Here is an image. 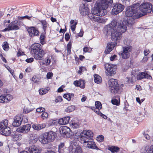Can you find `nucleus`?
<instances>
[{
    "instance_id": "obj_1",
    "label": "nucleus",
    "mask_w": 153,
    "mask_h": 153,
    "mask_svg": "<svg viewBox=\"0 0 153 153\" xmlns=\"http://www.w3.org/2000/svg\"><path fill=\"white\" fill-rule=\"evenodd\" d=\"M127 27L125 24L121 21L117 22L113 20L105 27L104 33L106 35H110L114 41L119 40L122 38V33L126 32Z\"/></svg>"
},
{
    "instance_id": "obj_2",
    "label": "nucleus",
    "mask_w": 153,
    "mask_h": 153,
    "mask_svg": "<svg viewBox=\"0 0 153 153\" xmlns=\"http://www.w3.org/2000/svg\"><path fill=\"white\" fill-rule=\"evenodd\" d=\"M112 3L113 0H102L99 3L97 2L98 12L97 13V10H94L92 11L93 13L100 16L105 15L107 13L106 9L108 8V4H111Z\"/></svg>"
},
{
    "instance_id": "obj_3",
    "label": "nucleus",
    "mask_w": 153,
    "mask_h": 153,
    "mask_svg": "<svg viewBox=\"0 0 153 153\" xmlns=\"http://www.w3.org/2000/svg\"><path fill=\"white\" fill-rule=\"evenodd\" d=\"M138 5L134 4L128 7L126 11V15L129 17L137 19L143 16L140 11H138Z\"/></svg>"
},
{
    "instance_id": "obj_4",
    "label": "nucleus",
    "mask_w": 153,
    "mask_h": 153,
    "mask_svg": "<svg viewBox=\"0 0 153 153\" xmlns=\"http://www.w3.org/2000/svg\"><path fill=\"white\" fill-rule=\"evenodd\" d=\"M76 133L75 134L76 136H78L81 143L86 144L89 140H91L92 137L93 136V132L90 130L84 131L81 133Z\"/></svg>"
},
{
    "instance_id": "obj_5",
    "label": "nucleus",
    "mask_w": 153,
    "mask_h": 153,
    "mask_svg": "<svg viewBox=\"0 0 153 153\" xmlns=\"http://www.w3.org/2000/svg\"><path fill=\"white\" fill-rule=\"evenodd\" d=\"M138 5V11H140L143 14H146L147 13H150L152 11V5L149 3H145L141 4L140 5L138 3L135 4Z\"/></svg>"
},
{
    "instance_id": "obj_6",
    "label": "nucleus",
    "mask_w": 153,
    "mask_h": 153,
    "mask_svg": "<svg viewBox=\"0 0 153 153\" xmlns=\"http://www.w3.org/2000/svg\"><path fill=\"white\" fill-rule=\"evenodd\" d=\"M108 84L110 92L113 94L117 93L119 88L117 79L111 78L108 80Z\"/></svg>"
},
{
    "instance_id": "obj_7",
    "label": "nucleus",
    "mask_w": 153,
    "mask_h": 153,
    "mask_svg": "<svg viewBox=\"0 0 153 153\" xmlns=\"http://www.w3.org/2000/svg\"><path fill=\"white\" fill-rule=\"evenodd\" d=\"M105 73L107 76H112L116 73L117 67L112 64L106 63L105 65Z\"/></svg>"
},
{
    "instance_id": "obj_8",
    "label": "nucleus",
    "mask_w": 153,
    "mask_h": 153,
    "mask_svg": "<svg viewBox=\"0 0 153 153\" xmlns=\"http://www.w3.org/2000/svg\"><path fill=\"white\" fill-rule=\"evenodd\" d=\"M124 8V6L120 4H115L111 12V14L113 15H117L122 12Z\"/></svg>"
},
{
    "instance_id": "obj_9",
    "label": "nucleus",
    "mask_w": 153,
    "mask_h": 153,
    "mask_svg": "<svg viewBox=\"0 0 153 153\" xmlns=\"http://www.w3.org/2000/svg\"><path fill=\"white\" fill-rule=\"evenodd\" d=\"M123 51L121 53L122 57L123 59H126L130 56V52L131 50V47L126 46L123 47Z\"/></svg>"
},
{
    "instance_id": "obj_10",
    "label": "nucleus",
    "mask_w": 153,
    "mask_h": 153,
    "mask_svg": "<svg viewBox=\"0 0 153 153\" xmlns=\"http://www.w3.org/2000/svg\"><path fill=\"white\" fill-rule=\"evenodd\" d=\"M13 96L9 94H4L0 96V103H7L12 100Z\"/></svg>"
},
{
    "instance_id": "obj_11",
    "label": "nucleus",
    "mask_w": 153,
    "mask_h": 153,
    "mask_svg": "<svg viewBox=\"0 0 153 153\" xmlns=\"http://www.w3.org/2000/svg\"><path fill=\"white\" fill-rule=\"evenodd\" d=\"M94 10H97V13L98 12L97 10V8L96 10H92V16L91 17H90V16H89L90 17V19L92 21L94 22H97L100 23H104L105 21L103 19L102 17H99V16H100L94 14L92 12Z\"/></svg>"
},
{
    "instance_id": "obj_12",
    "label": "nucleus",
    "mask_w": 153,
    "mask_h": 153,
    "mask_svg": "<svg viewBox=\"0 0 153 153\" xmlns=\"http://www.w3.org/2000/svg\"><path fill=\"white\" fill-rule=\"evenodd\" d=\"M59 131L61 134L65 135L67 137H68L70 134H71V131L70 129L66 126H64L60 128Z\"/></svg>"
},
{
    "instance_id": "obj_13",
    "label": "nucleus",
    "mask_w": 153,
    "mask_h": 153,
    "mask_svg": "<svg viewBox=\"0 0 153 153\" xmlns=\"http://www.w3.org/2000/svg\"><path fill=\"white\" fill-rule=\"evenodd\" d=\"M89 9L87 6L85 4H81L80 6L79 11L81 15L85 16L87 14L88 16L89 14H88Z\"/></svg>"
},
{
    "instance_id": "obj_14",
    "label": "nucleus",
    "mask_w": 153,
    "mask_h": 153,
    "mask_svg": "<svg viewBox=\"0 0 153 153\" xmlns=\"http://www.w3.org/2000/svg\"><path fill=\"white\" fill-rule=\"evenodd\" d=\"M27 31L30 37L37 36L39 34V31L34 27H30L28 28Z\"/></svg>"
},
{
    "instance_id": "obj_15",
    "label": "nucleus",
    "mask_w": 153,
    "mask_h": 153,
    "mask_svg": "<svg viewBox=\"0 0 153 153\" xmlns=\"http://www.w3.org/2000/svg\"><path fill=\"white\" fill-rule=\"evenodd\" d=\"M34 53V57L36 60H40L43 57L45 53L44 51L42 49L35 51Z\"/></svg>"
},
{
    "instance_id": "obj_16",
    "label": "nucleus",
    "mask_w": 153,
    "mask_h": 153,
    "mask_svg": "<svg viewBox=\"0 0 153 153\" xmlns=\"http://www.w3.org/2000/svg\"><path fill=\"white\" fill-rule=\"evenodd\" d=\"M31 126L27 124L24 125L22 127H20L17 129V131L19 132L25 133L28 132L30 130Z\"/></svg>"
},
{
    "instance_id": "obj_17",
    "label": "nucleus",
    "mask_w": 153,
    "mask_h": 153,
    "mask_svg": "<svg viewBox=\"0 0 153 153\" xmlns=\"http://www.w3.org/2000/svg\"><path fill=\"white\" fill-rule=\"evenodd\" d=\"M23 118L21 116L18 115H16L14 118V121L13 123V125L15 127L19 126L21 124Z\"/></svg>"
},
{
    "instance_id": "obj_18",
    "label": "nucleus",
    "mask_w": 153,
    "mask_h": 153,
    "mask_svg": "<svg viewBox=\"0 0 153 153\" xmlns=\"http://www.w3.org/2000/svg\"><path fill=\"white\" fill-rule=\"evenodd\" d=\"M137 76V80H141L143 78H146L149 79H152V76L148 74L146 72L139 73Z\"/></svg>"
},
{
    "instance_id": "obj_19",
    "label": "nucleus",
    "mask_w": 153,
    "mask_h": 153,
    "mask_svg": "<svg viewBox=\"0 0 153 153\" xmlns=\"http://www.w3.org/2000/svg\"><path fill=\"white\" fill-rule=\"evenodd\" d=\"M28 153H40L41 150L38 146L32 145L27 150Z\"/></svg>"
},
{
    "instance_id": "obj_20",
    "label": "nucleus",
    "mask_w": 153,
    "mask_h": 153,
    "mask_svg": "<svg viewBox=\"0 0 153 153\" xmlns=\"http://www.w3.org/2000/svg\"><path fill=\"white\" fill-rule=\"evenodd\" d=\"M116 43L114 42H109L107 44L106 49L105 50V53L107 54L111 52L116 45Z\"/></svg>"
},
{
    "instance_id": "obj_21",
    "label": "nucleus",
    "mask_w": 153,
    "mask_h": 153,
    "mask_svg": "<svg viewBox=\"0 0 153 153\" xmlns=\"http://www.w3.org/2000/svg\"><path fill=\"white\" fill-rule=\"evenodd\" d=\"M51 57L49 56L47 57L45 59L42 61H39V63L40 65H45L48 66L50 65L51 62Z\"/></svg>"
},
{
    "instance_id": "obj_22",
    "label": "nucleus",
    "mask_w": 153,
    "mask_h": 153,
    "mask_svg": "<svg viewBox=\"0 0 153 153\" xmlns=\"http://www.w3.org/2000/svg\"><path fill=\"white\" fill-rule=\"evenodd\" d=\"M48 139L47 136L45 133L39 136V141L43 144H46L49 143Z\"/></svg>"
},
{
    "instance_id": "obj_23",
    "label": "nucleus",
    "mask_w": 153,
    "mask_h": 153,
    "mask_svg": "<svg viewBox=\"0 0 153 153\" xmlns=\"http://www.w3.org/2000/svg\"><path fill=\"white\" fill-rule=\"evenodd\" d=\"M45 133L46 134L49 142L53 141L55 139L56 134L54 132L51 131L48 132H46Z\"/></svg>"
},
{
    "instance_id": "obj_24",
    "label": "nucleus",
    "mask_w": 153,
    "mask_h": 153,
    "mask_svg": "<svg viewBox=\"0 0 153 153\" xmlns=\"http://www.w3.org/2000/svg\"><path fill=\"white\" fill-rule=\"evenodd\" d=\"M84 145L86 146V147L88 148L93 149H98L95 142L89 140L86 144H84Z\"/></svg>"
},
{
    "instance_id": "obj_25",
    "label": "nucleus",
    "mask_w": 153,
    "mask_h": 153,
    "mask_svg": "<svg viewBox=\"0 0 153 153\" xmlns=\"http://www.w3.org/2000/svg\"><path fill=\"white\" fill-rule=\"evenodd\" d=\"M73 83L76 86L82 88H84L85 87V82L83 80L80 79L78 81H74Z\"/></svg>"
},
{
    "instance_id": "obj_26",
    "label": "nucleus",
    "mask_w": 153,
    "mask_h": 153,
    "mask_svg": "<svg viewBox=\"0 0 153 153\" xmlns=\"http://www.w3.org/2000/svg\"><path fill=\"white\" fill-rule=\"evenodd\" d=\"M70 119V116H67L60 119L59 121V123L61 125H65L67 124Z\"/></svg>"
},
{
    "instance_id": "obj_27",
    "label": "nucleus",
    "mask_w": 153,
    "mask_h": 153,
    "mask_svg": "<svg viewBox=\"0 0 153 153\" xmlns=\"http://www.w3.org/2000/svg\"><path fill=\"white\" fill-rule=\"evenodd\" d=\"M79 146L77 145V143L74 141L71 142L70 144V146L69 147V150L70 152L72 153Z\"/></svg>"
},
{
    "instance_id": "obj_28",
    "label": "nucleus",
    "mask_w": 153,
    "mask_h": 153,
    "mask_svg": "<svg viewBox=\"0 0 153 153\" xmlns=\"http://www.w3.org/2000/svg\"><path fill=\"white\" fill-rule=\"evenodd\" d=\"M46 126L45 123L39 124H33L32 125V128L35 130L39 131L43 128Z\"/></svg>"
},
{
    "instance_id": "obj_29",
    "label": "nucleus",
    "mask_w": 153,
    "mask_h": 153,
    "mask_svg": "<svg viewBox=\"0 0 153 153\" xmlns=\"http://www.w3.org/2000/svg\"><path fill=\"white\" fill-rule=\"evenodd\" d=\"M11 129L9 127H6L0 131L1 134L5 136H8L11 134Z\"/></svg>"
},
{
    "instance_id": "obj_30",
    "label": "nucleus",
    "mask_w": 153,
    "mask_h": 153,
    "mask_svg": "<svg viewBox=\"0 0 153 153\" xmlns=\"http://www.w3.org/2000/svg\"><path fill=\"white\" fill-rule=\"evenodd\" d=\"M18 22L17 21H14L11 22L9 24L11 30H16L19 29V27L18 26Z\"/></svg>"
},
{
    "instance_id": "obj_31",
    "label": "nucleus",
    "mask_w": 153,
    "mask_h": 153,
    "mask_svg": "<svg viewBox=\"0 0 153 153\" xmlns=\"http://www.w3.org/2000/svg\"><path fill=\"white\" fill-rule=\"evenodd\" d=\"M39 22L42 25L44 32L45 33L46 30L49 26L48 23L45 20H41L39 21Z\"/></svg>"
},
{
    "instance_id": "obj_32",
    "label": "nucleus",
    "mask_w": 153,
    "mask_h": 153,
    "mask_svg": "<svg viewBox=\"0 0 153 153\" xmlns=\"http://www.w3.org/2000/svg\"><path fill=\"white\" fill-rule=\"evenodd\" d=\"M40 46V45L39 44L36 43L33 44L31 47L32 52L34 53L35 51H38L41 49L39 48Z\"/></svg>"
},
{
    "instance_id": "obj_33",
    "label": "nucleus",
    "mask_w": 153,
    "mask_h": 153,
    "mask_svg": "<svg viewBox=\"0 0 153 153\" xmlns=\"http://www.w3.org/2000/svg\"><path fill=\"white\" fill-rule=\"evenodd\" d=\"M38 140V137L36 135L32 134L30 137V143H35Z\"/></svg>"
},
{
    "instance_id": "obj_34",
    "label": "nucleus",
    "mask_w": 153,
    "mask_h": 153,
    "mask_svg": "<svg viewBox=\"0 0 153 153\" xmlns=\"http://www.w3.org/2000/svg\"><path fill=\"white\" fill-rule=\"evenodd\" d=\"M94 82L100 84L102 82L101 77L99 75L96 74H94Z\"/></svg>"
},
{
    "instance_id": "obj_35",
    "label": "nucleus",
    "mask_w": 153,
    "mask_h": 153,
    "mask_svg": "<svg viewBox=\"0 0 153 153\" xmlns=\"http://www.w3.org/2000/svg\"><path fill=\"white\" fill-rule=\"evenodd\" d=\"M12 138L13 141H17L22 138V136L19 134H12Z\"/></svg>"
},
{
    "instance_id": "obj_36",
    "label": "nucleus",
    "mask_w": 153,
    "mask_h": 153,
    "mask_svg": "<svg viewBox=\"0 0 153 153\" xmlns=\"http://www.w3.org/2000/svg\"><path fill=\"white\" fill-rule=\"evenodd\" d=\"M128 79L127 82L128 83H133L136 81V79L135 75L132 74L131 75V77H127Z\"/></svg>"
},
{
    "instance_id": "obj_37",
    "label": "nucleus",
    "mask_w": 153,
    "mask_h": 153,
    "mask_svg": "<svg viewBox=\"0 0 153 153\" xmlns=\"http://www.w3.org/2000/svg\"><path fill=\"white\" fill-rule=\"evenodd\" d=\"M8 120H3L2 122L0 123V125L2 128L3 130L7 127L8 125Z\"/></svg>"
},
{
    "instance_id": "obj_38",
    "label": "nucleus",
    "mask_w": 153,
    "mask_h": 153,
    "mask_svg": "<svg viewBox=\"0 0 153 153\" xmlns=\"http://www.w3.org/2000/svg\"><path fill=\"white\" fill-rule=\"evenodd\" d=\"M34 108L33 107L31 106H28L27 107H25L23 110L24 113L27 114L32 111Z\"/></svg>"
},
{
    "instance_id": "obj_39",
    "label": "nucleus",
    "mask_w": 153,
    "mask_h": 153,
    "mask_svg": "<svg viewBox=\"0 0 153 153\" xmlns=\"http://www.w3.org/2000/svg\"><path fill=\"white\" fill-rule=\"evenodd\" d=\"M70 126L73 129H76L79 128V122L72 121L70 124Z\"/></svg>"
},
{
    "instance_id": "obj_40",
    "label": "nucleus",
    "mask_w": 153,
    "mask_h": 153,
    "mask_svg": "<svg viewBox=\"0 0 153 153\" xmlns=\"http://www.w3.org/2000/svg\"><path fill=\"white\" fill-rule=\"evenodd\" d=\"M134 19H135L133 18V17H131L128 19L127 21V25L128 27H131L134 23Z\"/></svg>"
},
{
    "instance_id": "obj_41",
    "label": "nucleus",
    "mask_w": 153,
    "mask_h": 153,
    "mask_svg": "<svg viewBox=\"0 0 153 153\" xmlns=\"http://www.w3.org/2000/svg\"><path fill=\"white\" fill-rule=\"evenodd\" d=\"M108 149L113 153L117 152L119 150V149L118 147L113 146L109 147Z\"/></svg>"
},
{
    "instance_id": "obj_42",
    "label": "nucleus",
    "mask_w": 153,
    "mask_h": 153,
    "mask_svg": "<svg viewBox=\"0 0 153 153\" xmlns=\"http://www.w3.org/2000/svg\"><path fill=\"white\" fill-rule=\"evenodd\" d=\"M74 96V95L73 94L68 93L64 94L63 97L68 101H69L71 100V97H73Z\"/></svg>"
},
{
    "instance_id": "obj_43",
    "label": "nucleus",
    "mask_w": 153,
    "mask_h": 153,
    "mask_svg": "<svg viewBox=\"0 0 153 153\" xmlns=\"http://www.w3.org/2000/svg\"><path fill=\"white\" fill-rule=\"evenodd\" d=\"M64 144L61 143L59 146L58 152L59 153H64Z\"/></svg>"
},
{
    "instance_id": "obj_44",
    "label": "nucleus",
    "mask_w": 153,
    "mask_h": 153,
    "mask_svg": "<svg viewBox=\"0 0 153 153\" xmlns=\"http://www.w3.org/2000/svg\"><path fill=\"white\" fill-rule=\"evenodd\" d=\"M75 109V106L71 105L67 107L65 110V111L67 112H70L73 111Z\"/></svg>"
},
{
    "instance_id": "obj_45",
    "label": "nucleus",
    "mask_w": 153,
    "mask_h": 153,
    "mask_svg": "<svg viewBox=\"0 0 153 153\" xmlns=\"http://www.w3.org/2000/svg\"><path fill=\"white\" fill-rule=\"evenodd\" d=\"M40 78L36 76H33L32 78V81L35 83L39 82H40Z\"/></svg>"
},
{
    "instance_id": "obj_46",
    "label": "nucleus",
    "mask_w": 153,
    "mask_h": 153,
    "mask_svg": "<svg viewBox=\"0 0 153 153\" xmlns=\"http://www.w3.org/2000/svg\"><path fill=\"white\" fill-rule=\"evenodd\" d=\"M95 105L96 108H98L99 109H101L102 108V104L100 102H95Z\"/></svg>"
},
{
    "instance_id": "obj_47",
    "label": "nucleus",
    "mask_w": 153,
    "mask_h": 153,
    "mask_svg": "<svg viewBox=\"0 0 153 153\" xmlns=\"http://www.w3.org/2000/svg\"><path fill=\"white\" fill-rule=\"evenodd\" d=\"M40 94L43 95L48 92V90L46 89H41L39 91Z\"/></svg>"
},
{
    "instance_id": "obj_48",
    "label": "nucleus",
    "mask_w": 153,
    "mask_h": 153,
    "mask_svg": "<svg viewBox=\"0 0 153 153\" xmlns=\"http://www.w3.org/2000/svg\"><path fill=\"white\" fill-rule=\"evenodd\" d=\"M111 102L113 105H118L120 103V100L116 99H113L111 100Z\"/></svg>"
},
{
    "instance_id": "obj_49",
    "label": "nucleus",
    "mask_w": 153,
    "mask_h": 153,
    "mask_svg": "<svg viewBox=\"0 0 153 153\" xmlns=\"http://www.w3.org/2000/svg\"><path fill=\"white\" fill-rule=\"evenodd\" d=\"M3 48L4 50L7 51L9 48L7 42H4L3 45Z\"/></svg>"
},
{
    "instance_id": "obj_50",
    "label": "nucleus",
    "mask_w": 153,
    "mask_h": 153,
    "mask_svg": "<svg viewBox=\"0 0 153 153\" xmlns=\"http://www.w3.org/2000/svg\"><path fill=\"white\" fill-rule=\"evenodd\" d=\"M82 149L79 146H78L76 149L72 153H82Z\"/></svg>"
},
{
    "instance_id": "obj_51",
    "label": "nucleus",
    "mask_w": 153,
    "mask_h": 153,
    "mask_svg": "<svg viewBox=\"0 0 153 153\" xmlns=\"http://www.w3.org/2000/svg\"><path fill=\"white\" fill-rule=\"evenodd\" d=\"M71 44L69 43L67 45V54L69 55L71 53Z\"/></svg>"
},
{
    "instance_id": "obj_52",
    "label": "nucleus",
    "mask_w": 153,
    "mask_h": 153,
    "mask_svg": "<svg viewBox=\"0 0 153 153\" xmlns=\"http://www.w3.org/2000/svg\"><path fill=\"white\" fill-rule=\"evenodd\" d=\"M91 109L95 112L97 114L99 115H100V113H101L99 111L100 109L96 108L94 107H92L91 108Z\"/></svg>"
},
{
    "instance_id": "obj_53",
    "label": "nucleus",
    "mask_w": 153,
    "mask_h": 153,
    "mask_svg": "<svg viewBox=\"0 0 153 153\" xmlns=\"http://www.w3.org/2000/svg\"><path fill=\"white\" fill-rule=\"evenodd\" d=\"M97 140L98 141L101 142L104 140V137L102 135H99L97 137Z\"/></svg>"
},
{
    "instance_id": "obj_54",
    "label": "nucleus",
    "mask_w": 153,
    "mask_h": 153,
    "mask_svg": "<svg viewBox=\"0 0 153 153\" xmlns=\"http://www.w3.org/2000/svg\"><path fill=\"white\" fill-rule=\"evenodd\" d=\"M77 22H75L74 24L72 25L71 26V30L73 31V32H74L75 30V28L76 27V25H77Z\"/></svg>"
},
{
    "instance_id": "obj_55",
    "label": "nucleus",
    "mask_w": 153,
    "mask_h": 153,
    "mask_svg": "<svg viewBox=\"0 0 153 153\" xmlns=\"http://www.w3.org/2000/svg\"><path fill=\"white\" fill-rule=\"evenodd\" d=\"M48 114L47 112H44L42 113V114L41 115V116L43 119L47 118L48 117Z\"/></svg>"
},
{
    "instance_id": "obj_56",
    "label": "nucleus",
    "mask_w": 153,
    "mask_h": 153,
    "mask_svg": "<svg viewBox=\"0 0 153 153\" xmlns=\"http://www.w3.org/2000/svg\"><path fill=\"white\" fill-rule=\"evenodd\" d=\"M45 108L42 107H41L36 109V111L38 112H42L45 111Z\"/></svg>"
},
{
    "instance_id": "obj_57",
    "label": "nucleus",
    "mask_w": 153,
    "mask_h": 153,
    "mask_svg": "<svg viewBox=\"0 0 153 153\" xmlns=\"http://www.w3.org/2000/svg\"><path fill=\"white\" fill-rule=\"evenodd\" d=\"M53 74L52 72H48L47 74V78L48 79H51L53 76Z\"/></svg>"
},
{
    "instance_id": "obj_58",
    "label": "nucleus",
    "mask_w": 153,
    "mask_h": 153,
    "mask_svg": "<svg viewBox=\"0 0 153 153\" xmlns=\"http://www.w3.org/2000/svg\"><path fill=\"white\" fill-rule=\"evenodd\" d=\"M24 55V53L20 49H19L17 53V55L19 56L21 55Z\"/></svg>"
},
{
    "instance_id": "obj_59",
    "label": "nucleus",
    "mask_w": 153,
    "mask_h": 153,
    "mask_svg": "<svg viewBox=\"0 0 153 153\" xmlns=\"http://www.w3.org/2000/svg\"><path fill=\"white\" fill-rule=\"evenodd\" d=\"M117 57V55H114L113 56H111L110 57V60L111 61H113L116 60V58Z\"/></svg>"
},
{
    "instance_id": "obj_60",
    "label": "nucleus",
    "mask_w": 153,
    "mask_h": 153,
    "mask_svg": "<svg viewBox=\"0 0 153 153\" xmlns=\"http://www.w3.org/2000/svg\"><path fill=\"white\" fill-rule=\"evenodd\" d=\"M25 61L27 63H31L33 61V58H28L26 59Z\"/></svg>"
},
{
    "instance_id": "obj_61",
    "label": "nucleus",
    "mask_w": 153,
    "mask_h": 153,
    "mask_svg": "<svg viewBox=\"0 0 153 153\" xmlns=\"http://www.w3.org/2000/svg\"><path fill=\"white\" fill-rule=\"evenodd\" d=\"M91 48L88 47H84L83 48V51L85 52H88L90 50Z\"/></svg>"
},
{
    "instance_id": "obj_62",
    "label": "nucleus",
    "mask_w": 153,
    "mask_h": 153,
    "mask_svg": "<svg viewBox=\"0 0 153 153\" xmlns=\"http://www.w3.org/2000/svg\"><path fill=\"white\" fill-rule=\"evenodd\" d=\"M150 52V51L149 49H145L144 51V55L146 56H147Z\"/></svg>"
},
{
    "instance_id": "obj_63",
    "label": "nucleus",
    "mask_w": 153,
    "mask_h": 153,
    "mask_svg": "<svg viewBox=\"0 0 153 153\" xmlns=\"http://www.w3.org/2000/svg\"><path fill=\"white\" fill-rule=\"evenodd\" d=\"M65 39L66 41H68L70 39V35L68 33H67L65 34Z\"/></svg>"
},
{
    "instance_id": "obj_64",
    "label": "nucleus",
    "mask_w": 153,
    "mask_h": 153,
    "mask_svg": "<svg viewBox=\"0 0 153 153\" xmlns=\"http://www.w3.org/2000/svg\"><path fill=\"white\" fill-rule=\"evenodd\" d=\"M147 153H153V145L150 146Z\"/></svg>"
}]
</instances>
